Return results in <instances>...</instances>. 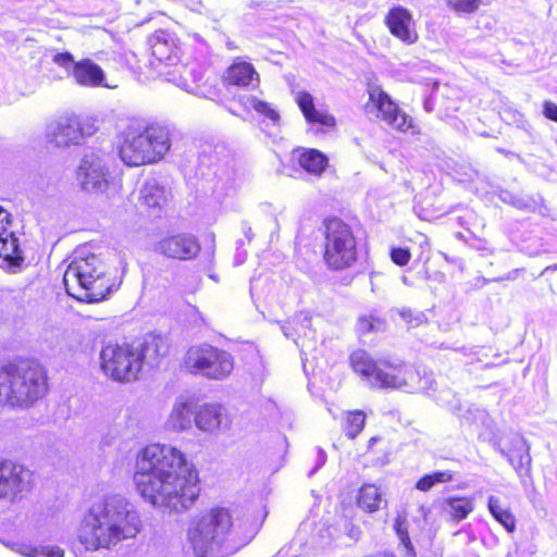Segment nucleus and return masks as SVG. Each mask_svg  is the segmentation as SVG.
I'll use <instances>...</instances> for the list:
<instances>
[{"mask_svg": "<svg viewBox=\"0 0 557 557\" xmlns=\"http://www.w3.org/2000/svg\"><path fill=\"white\" fill-rule=\"evenodd\" d=\"M133 482L144 499L176 512L190 509L200 495L197 469L182 450L164 444L137 453Z\"/></svg>", "mask_w": 557, "mask_h": 557, "instance_id": "obj_1", "label": "nucleus"}, {"mask_svg": "<svg viewBox=\"0 0 557 557\" xmlns=\"http://www.w3.org/2000/svg\"><path fill=\"white\" fill-rule=\"evenodd\" d=\"M139 529L138 512L123 497L111 495L94 503L84 513L77 539L87 550L110 549L135 537Z\"/></svg>", "mask_w": 557, "mask_h": 557, "instance_id": "obj_2", "label": "nucleus"}, {"mask_svg": "<svg viewBox=\"0 0 557 557\" xmlns=\"http://www.w3.org/2000/svg\"><path fill=\"white\" fill-rule=\"evenodd\" d=\"M48 391V371L38 360L17 357L0 367V405L28 409Z\"/></svg>", "mask_w": 557, "mask_h": 557, "instance_id": "obj_3", "label": "nucleus"}, {"mask_svg": "<svg viewBox=\"0 0 557 557\" xmlns=\"http://www.w3.org/2000/svg\"><path fill=\"white\" fill-rule=\"evenodd\" d=\"M357 219L329 214L321 222V260L330 272L355 269L361 258V246L356 227Z\"/></svg>", "mask_w": 557, "mask_h": 557, "instance_id": "obj_4", "label": "nucleus"}, {"mask_svg": "<svg viewBox=\"0 0 557 557\" xmlns=\"http://www.w3.org/2000/svg\"><path fill=\"white\" fill-rule=\"evenodd\" d=\"M63 283L67 295L87 304L101 301L113 288L107 264L95 253L75 257L64 272Z\"/></svg>", "mask_w": 557, "mask_h": 557, "instance_id": "obj_5", "label": "nucleus"}, {"mask_svg": "<svg viewBox=\"0 0 557 557\" xmlns=\"http://www.w3.org/2000/svg\"><path fill=\"white\" fill-rule=\"evenodd\" d=\"M169 132L159 124L127 127L122 134L119 156L127 166H141L160 161L170 150Z\"/></svg>", "mask_w": 557, "mask_h": 557, "instance_id": "obj_6", "label": "nucleus"}, {"mask_svg": "<svg viewBox=\"0 0 557 557\" xmlns=\"http://www.w3.org/2000/svg\"><path fill=\"white\" fill-rule=\"evenodd\" d=\"M236 517L224 506H213L190 520L187 539L199 557L224 544L234 531Z\"/></svg>", "mask_w": 557, "mask_h": 557, "instance_id": "obj_7", "label": "nucleus"}, {"mask_svg": "<svg viewBox=\"0 0 557 557\" xmlns=\"http://www.w3.org/2000/svg\"><path fill=\"white\" fill-rule=\"evenodd\" d=\"M143 354V349L135 342H109L102 346L99 354L100 369L114 382H135L144 369Z\"/></svg>", "mask_w": 557, "mask_h": 557, "instance_id": "obj_8", "label": "nucleus"}, {"mask_svg": "<svg viewBox=\"0 0 557 557\" xmlns=\"http://www.w3.org/2000/svg\"><path fill=\"white\" fill-rule=\"evenodd\" d=\"M182 369L193 375H202L210 380H223L234 370V358L225 349L208 343L191 345L185 351Z\"/></svg>", "mask_w": 557, "mask_h": 557, "instance_id": "obj_9", "label": "nucleus"}, {"mask_svg": "<svg viewBox=\"0 0 557 557\" xmlns=\"http://www.w3.org/2000/svg\"><path fill=\"white\" fill-rule=\"evenodd\" d=\"M368 95L367 107L380 121L399 133L421 134V127L416 120L404 111L381 86H372L368 89Z\"/></svg>", "mask_w": 557, "mask_h": 557, "instance_id": "obj_10", "label": "nucleus"}, {"mask_svg": "<svg viewBox=\"0 0 557 557\" xmlns=\"http://www.w3.org/2000/svg\"><path fill=\"white\" fill-rule=\"evenodd\" d=\"M97 127L88 116L69 114L51 122L46 129V144L52 148H67L78 145L84 138L94 135Z\"/></svg>", "mask_w": 557, "mask_h": 557, "instance_id": "obj_11", "label": "nucleus"}, {"mask_svg": "<svg viewBox=\"0 0 557 557\" xmlns=\"http://www.w3.org/2000/svg\"><path fill=\"white\" fill-rule=\"evenodd\" d=\"M150 64L160 75L172 76L181 62V44L177 36L165 29H157L148 38Z\"/></svg>", "mask_w": 557, "mask_h": 557, "instance_id": "obj_12", "label": "nucleus"}, {"mask_svg": "<svg viewBox=\"0 0 557 557\" xmlns=\"http://www.w3.org/2000/svg\"><path fill=\"white\" fill-rule=\"evenodd\" d=\"M35 483V473L25 465L0 458V499L15 500Z\"/></svg>", "mask_w": 557, "mask_h": 557, "instance_id": "obj_13", "label": "nucleus"}, {"mask_svg": "<svg viewBox=\"0 0 557 557\" xmlns=\"http://www.w3.org/2000/svg\"><path fill=\"white\" fill-rule=\"evenodd\" d=\"M75 180L81 188L88 193H103L111 184L108 166L102 158L94 152L82 158L75 171Z\"/></svg>", "mask_w": 557, "mask_h": 557, "instance_id": "obj_14", "label": "nucleus"}, {"mask_svg": "<svg viewBox=\"0 0 557 557\" xmlns=\"http://www.w3.org/2000/svg\"><path fill=\"white\" fill-rule=\"evenodd\" d=\"M413 376V371L403 363L377 360L368 383L375 388L398 389L409 387Z\"/></svg>", "mask_w": 557, "mask_h": 557, "instance_id": "obj_15", "label": "nucleus"}, {"mask_svg": "<svg viewBox=\"0 0 557 557\" xmlns=\"http://www.w3.org/2000/svg\"><path fill=\"white\" fill-rule=\"evenodd\" d=\"M201 250L198 238L189 233H176L162 237L156 251L169 259L187 261L195 259Z\"/></svg>", "mask_w": 557, "mask_h": 557, "instance_id": "obj_16", "label": "nucleus"}, {"mask_svg": "<svg viewBox=\"0 0 557 557\" xmlns=\"http://www.w3.org/2000/svg\"><path fill=\"white\" fill-rule=\"evenodd\" d=\"M389 34L406 45H412L419 39L412 13L405 7H392L384 17Z\"/></svg>", "mask_w": 557, "mask_h": 557, "instance_id": "obj_17", "label": "nucleus"}, {"mask_svg": "<svg viewBox=\"0 0 557 557\" xmlns=\"http://www.w3.org/2000/svg\"><path fill=\"white\" fill-rule=\"evenodd\" d=\"M12 224V214L0 206V259L8 265L20 267L24 257Z\"/></svg>", "mask_w": 557, "mask_h": 557, "instance_id": "obj_18", "label": "nucleus"}, {"mask_svg": "<svg viewBox=\"0 0 557 557\" xmlns=\"http://www.w3.org/2000/svg\"><path fill=\"white\" fill-rule=\"evenodd\" d=\"M221 81L223 86L227 89H246L250 86H258L260 76L250 62L242 58H235L224 71Z\"/></svg>", "mask_w": 557, "mask_h": 557, "instance_id": "obj_19", "label": "nucleus"}, {"mask_svg": "<svg viewBox=\"0 0 557 557\" xmlns=\"http://www.w3.org/2000/svg\"><path fill=\"white\" fill-rule=\"evenodd\" d=\"M356 505L366 513H374L387 506V499L379 485L363 483L357 492Z\"/></svg>", "mask_w": 557, "mask_h": 557, "instance_id": "obj_20", "label": "nucleus"}, {"mask_svg": "<svg viewBox=\"0 0 557 557\" xmlns=\"http://www.w3.org/2000/svg\"><path fill=\"white\" fill-rule=\"evenodd\" d=\"M72 75L81 86L98 87L104 82L103 70L90 59H83L74 63Z\"/></svg>", "mask_w": 557, "mask_h": 557, "instance_id": "obj_21", "label": "nucleus"}, {"mask_svg": "<svg viewBox=\"0 0 557 557\" xmlns=\"http://www.w3.org/2000/svg\"><path fill=\"white\" fill-rule=\"evenodd\" d=\"M297 163L309 175L320 177L329 165V158L314 148H298Z\"/></svg>", "mask_w": 557, "mask_h": 557, "instance_id": "obj_22", "label": "nucleus"}, {"mask_svg": "<svg viewBox=\"0 0 557 557\" xmlns=\"http://www.w3.org/2000/svg\"><path fill=\"white\" fill-rule=\"evenodd\" d=\"M197 403L193 398H182L174 405L170 417L169 425L174 431H184L191 426L195 420Z\"/></svg>", "mask_w": 557, "mask_h": 557, "instance_id": "obj_23", "label": "nucleus"}, {"mask_svg": "<svg viewBox=\"0 0 557 557\" xmlns=\"http://www.w3.org/2000/svg\"><path fill=\"white\" fill-rule=\"evenodd\" d=\"M507 458L519 475H530L531 456L529 446L521 438H516L507 449Z\"/></svg>", "mask_w": 557, "mask_h": 557, "instance_id": "obj_24", "label": "nucleus"}, {"mask_svg": "<svg viewBox=\"0 0 557 557\" xmlns=\"http://www.w3.org/2000/svg\"><path fill=\"white\" fill-rule=\"evenodd\" d=\"M140 203L147 210L162 209L169 202V196L164 187L156 183H146L140 191Z\"/></svg>", "mask_w": 557, "mask_h": 557, "instance_id": "obj_25", "label": "nucleus"}, {"mask_svg": "<svg viewBox=\"0 0 557 557\" xmlns=\"http://www.w3.org/2000/svg\"><path fill=\"white\" fill-rule=\"evenodd\" d=\"M348 362L352 371L368 382L377 360L366 349L357 348L349 354Z\"/></svg>", "mask_w": 557, "mask_h": 557, "instance_id": "obj_26", "label": "nucleus"}, {"mask_svg": "<svg viewBox=\"0 0 557 557\" xmlns=\"http://www.w3.org/2000/svg\"><path fill=\"white\" fill-rule=\"evenodd\" d=\"M446 512L454 522H460L474 510V502L468 496H450L444 499Z\"/></svg>", "mask_w": 557, "mask_h": 557, "instance_id": "obj_27", "label": "nucleus"}, {"mask_svg": "<svg viewBox=\"0 0 557 557\" xmlns=\"http://www.w3.org/2000/svg\"><path fill=\"white\" fill-rule=\"evenodd\" d=\"M367 414L361 409L347 410L342 416L341 428L349 440H355L364 429Z\"/></svg>", "mask_w": 557, "mask_h": 557, "instance_id": "obj_28", "label": "nucleus"}, {"mask_svg": "<svg viewBox=\"0 0 557 557\" xmlns=\"http://www.w3.org/2000/svg\"><path fill=\"white\" fill-rule=\"evenodd\" d=\"M143 349L144 362H158L162 357L166 356L170 351V344L166 338L160 335L149 336L144 343L138 344Z\"/></svg>", "mask_w": 557, "mask_h": 557, "instance_id": "obj_29", "label": "nucleus"}, {"mask_svg": "<svg viewBox=\"0 0 557 557\" xmlns=\"http://www.w3.org/2000/svg\"><path fill=\"white\" fill-rule=\"evenodd\" d=\"M195 414V423L199 430L212 432L221 424V413L214 405L197 406Z\"/></svg>", "mask_w": 557, "mask_h": 557, "instance_id": "obj_30", "label": "nucleus"}, {"mask_svg": "<svg viewBox=\"0 0 557 557\" xmlns=\"http://www.w3.org/2000/svg\"><path fill=\"white\" fill-rule=\"evenodd\" d=\"M456 479V472L451 470H436L423 474L414 483V488L426 493L432 490L436 484L450 483Z\"/></svg>", "mask_w": 557, "mask_h": 557, "instance_id": "obj_31", "label": "nucleus"}, {"mask_svg": "<svg viewBox=\"0 0 557 557\" xmlns=\"http://www.w3.org/2000/svg\"><path fill=\"white\" fill-rule=\"evenodd\" d=\"M488 510L496 521H498L508 532L516 530V518L508 509L503 508L498 499L490 497Z\"/></svg>", "mask_w": 557, "mask_h": 557, "instance_id": "obj_32", "label": "nucleus"}, {"mask_svg": "<svg viewBox=\"0 0 557 557\" xmlns=\"http://www.w3.org/2000/svg\"><path fill=\"white\" fill-rule=\"evenodd\" d=\"M394 531L396 535L398 536L400 544L406 549V557H416V549L410 540L409 531H408V523H407V517L406 513H397V516L394 519Z\"/></svg>", "mask_w": 557, "mask_h": 557, "instance_id": "obj_33", "label": "nucleus"}, {"mask_svg": "<svg viewBox=\"0 0 557 557\" xmlns=\"http://www.w3.org/2000/svg\"><path fill=\"white\" fill-rule=\"evenodd\" d=\"M247 108L253 109L259 115L270 120L274 124L280 122L281 116L271 103L258 99L257 97L247 98Z\"/></svg>", "mask_w": 557, "mask_h": 557, "instance_id": "obj_34", "label": "nucleus"}, {"mask_svg": "<svg viewBox=\"0 0 557 557\" xmlns=\"http://www.w3.org/2000/svg\"><path fill=\"white\" fill-rule=\"evenodd\" d=\"M481 3V0H446V5L458 16L475 13Z\"/></svg>", "mask_w": 557, "mask_h": 557, "instance_id": "obj_35", "label": "nucleus"}, {"mask_svg": "<svg viewBox=\"0 0 557 557\" xmlns=\"http://www.w3.org/2000/svg\"><path fill=\"white\" fill-rule=\"evenodd\" d=\"M305 120L309 124L318 125L322 131L331 129L336 126V119L327 111L315 110Z\"/></svg>", "mask_w": 557, "mask_h": 557, "instance_id": "obj_36", "label": "nucleus"}, {"mask_svg": "<svg viewBox=\"0 0 557 557\" xmlns=\"http://www.w3.org/2000/svg\"><path fill=\"white\" fill-rule=\"evenodd\" d=\"M383 324V320L373 314H362L357 320V330L359 334L366 335L377 331Z\"/></svg>", "mask_w": 557, "mask_h": 557, "instance_id": "obj_37", "label": "nucleus"}, {"mask_svg": "<svg viewBox=\"0 0 557 557\" xmlns=\"http://www.w3.org/2000/svg\"><path fill=\"white\" fill-rule=\"evenodd\" d=\"M296 101L305 119L317 110L314 107L313 97L307 91L298 92Z\"/></svg>", "mask_w": 557, "mask_h": 557, "instance_id": "obj_38", "label": "nucleus"}, {"mask_svg": "<svg viewBox=\"0 0 557 557\" xmlns=\"http://www.w3.org/2000/svg\"><path fill=\"white\" fill-rule=\"evenodd\" d=\"M391 260L398 267H405L411 259V252L409 248L393 247L389 251Z\"/></svg>", "mask_w": 557, "mask_h": 557, "instance_id": "obj_39", "label": "nucleus"}, {"mask_svg": "<svg viewBox=\"0 0 557 557\" xmlns=\"http://www.w3.org/2000/svg\"><path fill=\"white\" fill-rule=\"evenodd\" d=\"M52 60L55 64L63 69H69L71 65L73 66L75 63L72 53L67 51L55 53Z\"/></svg>", "mask_w": 557, "mask_h": 557, "instance_id": "obj_40", "label": "nucleus"}, {"mask_svg": "<svg viewBox=\"0 0 557 557\" xmlns=\"http://www.w3.org/2000/svg\"><path fill=\"white\" fill-rule=\"evenodd\" d=\"M41 546L21 544L17 552L25 557H40Z\"/></svg>", "mask_w": 557, "mask_h": 557, "instance_id": "obj_41", "label": "nucleus"}, {"mask_svg": "<svg viewBox=\"0 0 557 557\" xmlns=\"http://www.w3.org/2000/svg\"><path fill=\"white\" fill-rule=\"evenodd\" d=\"M65 553L59 546H41L40 557H64Z\"/></svg>", "mask_w": 557, "mask_h": 557, "instance_id": "obj_42", "label": "nucleus"}, {"mask_svg": "<svg viewBox=\"0 0 557 557\" xmlns=\"http://www.w3.org/2000/svg\"><path fill=\"white\" fill-rule=\"evenodd\" d=\"M543 114L546 119L557 123V104L552 101L543 103Z\"/></svg>", "mask_w": 557, "mask_h": 557, "instance_id": "obj_43", "label": "nucleus"}, {"mask_svg": "<svg viewBox=\"0 0 557 557\" xmlns=\"http://www.w3.org/2000/svg\"><path fill=\"white\" fill-rule=\"evenodd\" d=\"M505 557H528L525 552L521 550L519 547H516L513 550H509Z\"/></svg>", "mask_w": 557, "mask_h": 557, "instance_id": "obj_44", "label": "nucleus"}, {"mask_svg": "<svg viewBox=\"0 0 557 557\" xmlns=\"http://www.w3.org/2000/svg\"><path fill=\"white\" fill-rule=\"evenodd\" d=\"M362 557H397V556L395 555V553H393L391 550H384V552H380L376 555H366Z\"/></svg>", "mask_w": 557, "mask_h": 557, "instance_id": "obj_45", "label": "nucleus"}, {"mask_svg": "<svg viewBox=\"0 0 557 557\" xmlns=\"http://www.w3.org/2000/svg\"><path fill=\"white\" fill-rule=\"evenodd\" d=\"M380 441L379 436H372L368 442V450L372 448V446Z\"/></svg>", "mask_w": 557, "mask_h": 557, "instance_id": "obj_46", "label": "nucleus"}]
</instances>
